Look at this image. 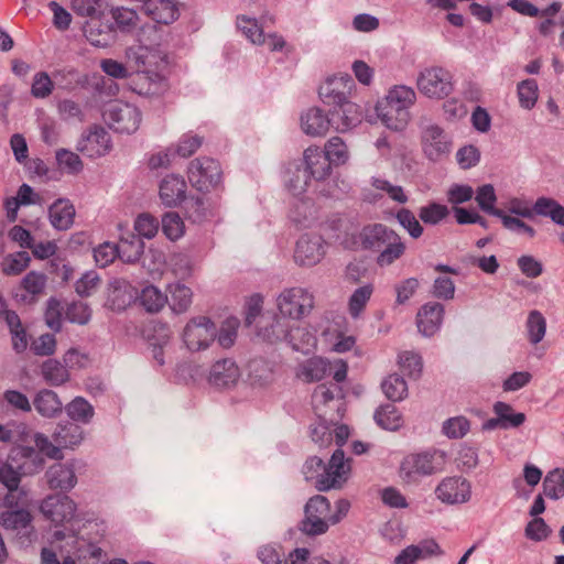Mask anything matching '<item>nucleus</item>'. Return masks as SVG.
I'll use <instances>...</instances> for the list:
<instances>
[{
	"mask_svg": "<svg viewBox=\"0 0 564 564\" xmlns=\"http://www.w3.org/2000/svg\"><path fill=\"white\" fill-rule=\"evenodd\" d=\"M110 14L121 32H131L138 25L139 15L133 9L116 7L110 10Z\"/></svg>",
	"mask_w": 564,
	"mask_h": 564,
	"instance_id": "obj_48",
	"label": "nucleus"
},
{
	"mask_svg": "<svg viewBox=\"0 0 564 564\" xmlns=\"http://www.w3.org/2000/svg\"><path fill=\"white\" fill-rule=\"evenodd\" d=\"M54 82L65 90H74L88 84V76L74 67H65L53 73Z\"/></svg>",
	"mask_w": 564,
	"mask_h": 564,
	"instance_id": "obj_40",
	"label": "nucleus"
},
{
	"mask_svg": "<svg viewBox=\"0 0 564 564\" xmlns=\"http://www.w3.org/2000/svg\"><path fill=\"white\" fill-rule=\"evenodd\" d=\"M495 417L482 423V431L510 430L521 426L525 422V414L516 412L509 403L497 401L492 405Z\"/></svg>",
	"mask_w": 564,
	"mask_h": 564,
	"instance_id": "obj_17",
	"label": "nucleus"
},
{
	"mask_svg": "<svg viewBox=\"0 0 564 564\" xmlns=\"http://www.w3.org/2000/svg\"><path fill=\"white\" fill-rule=\"evenodd\" d=\"M65 316L70 323L86 325L91 318V310L82 301L73 302L67 305Z\"/></svg>",
	"mask_w": 564,
	"mask_h": 564,
	"instance_id": "obj_62",
	"label": "nucleus"
},
{
	"mask_svg": "<svg viewBox=\"0 0 564 564\" xmlns=\"http://www.w3.org/2000/svg\"><path fill=\"white\" fill-rule=\"evenodd\" d=\"M111 148L109 133L105 128L94 126L89 133L78 142L77 150L88 156H101Z\"/></svg>",
	"mask_w": 564,
	"mask_h": 564,
	"instance_id": "obj_24",
	"label": "nucleus"
},
{
	"mask_svg": "<svg viewBox=\"0 0 564 564\" xmlns=\"http://www.w3.org/2000/svg\"><path fill=\"white\" fill-rule=\"evenodd\" d=\"M138 301L147 312L158 313L167 303V295L158 286L149 284L141 290Z\"/></svg>",
	"mask_w": 564,
	"mask_h": 564,
	"instance_id": "obj_39",
	"label": "nucleus"
},
{
	"mask_svg": "<svg viewBox=\"0 0 564 564\" xmlns=\"http://www.w3.org/2000/svg\"><path fill=\"white\" fill-rule=\"evenodd\" d=\"M438 470L435 454L423 452L410 454L400 466V477L408 484L416 482L421 477L433 475Z\"/></svg>",
	"mask_w": 564,
	"mask_h": 564,
	"instance_id": "obj_12",
	"label": "nucleus"
},
{
	"mask_svg": "<svg viewBox=\"0 0 564 564\" xmlns=\"http://www.w3.org/2000/svg\"><path fill=\"white\" fill-rule=\"evenodd\" d=\"M302 473L306 480L316 479L318 491L340 489L350 474L349 459L345 458L343 449L337 448L327 465L317 456H311L303 465Z\"/></svg>",
	"mask_w": 564,
	"mask_h": 564,
	"instance_id": "obj_1",
	"label": "nucleus"
},
{
	"mask_svg": "<svg viewBox=\"0 0 564 564\" xmlns=\"http://www.w3.org/2000/svg\"><path fill=\"white\" fill-rule=\"evenodd\" d=\"M43 516L55 524L70 521L76 511L75 502L66 495H50L40 505Z\"/></svg>",
	"mask_w": 564,
	"mask_h": 564,
	"instance_id": "obj_16",
	"label": "nucleus"
},
{
	"mask_svg": "<svg viewBox=\"0 0 564 564\" xmlns=\"http://www.w3.org/2000/svg\"><path fill=\"white\" fill-rule=\"evenodd\" d=\"M67 415L73 420L72 422L88 423L94 416V408L84 398L77 397L69 402L66 408Z\"/></svg>",
	"mask_w": 564,
	"mask_h": 564,
	"instance_id": "obj_47",
	"label": "nucleus"
},
{
	"mask_svg": "<svg viewBox=\"0 0 564 564\" xmlns=\"http://www.w3.org/2000/svg\"><path fill=\"white\" fill-rule=\"evenodd\" d=\"M237 26L253 44H264L265 36L263 30L258 25L256 19H250L245 15L237 19Z\"/></svg>",
	"mask_w": 564,
	"mask_h": 564,
	"instance_id": "obj_60",
	"label": "nucleus"
},
{
	"mask_svg": "<svg viewBox=\"0 0 564 564\" xmlns=\"http://www.w3.org/2000/svg\"><path fill=\"white\" fill-rule=\"evenodd\" d=\"M308 555L307 549L297 547L285 557L280 546L270 544L261 546L258 551V558L262 564H303Z\"/></svg>",
	"mask_w": 564,
	"mask_h": 564,
	"instance_id": "obj_21",
	"label": "nucleus"
},
{
	"mask_svg": "<svg viewBox=\"0 0 564 564\" xmlns=\"http://www.w3.org/2000/svg\"><path fill=\"white\" fill-rule=\"evenodd\" d=\"M104 119L113 131L130 134L138 130L141 112L131 104L116 101L105 110Z\"/></svg>",
	"mask_w": 564,
	"mask_h": 564,
	"instance_id": "obj_10",
	"label": "nucleus"
},
{
	"mask_svg": "<svg viewBox=\"0 0 564 564\" xmlns=\"http://www.w3.org/2000/svg\"><path fill=\"white\" fill-rule=\"evenodd\" d=\"M31 258L26 251H19L15 253L8 254L4 257L1 268L6 275L20 274L24 269L28 268Z\"/></svg>",
	"mask_w": 564,
	"mask_h": 564,
	"instance_id": "obj_51",
	"label": "nucleus"
},
{
	"mask_svg": "<svg viewBox=\"0 0 564 564\" xmlns=\"http://www.w3.org/2000/svg\"><path fill=\"white\" fill-rule=\"evenodd\" d=\"M405 251V245L403 243L401 237H397V241L390 240L382 250L379 252L377 257V263L380 267L390 265L395 260L400 259Z\"/></svg>",
	"mask_w": 564,
	"mask_h": 564,
	"instance_id": "obj_55",
	"label": "nucleus"
},
{
	"mask_svg": "<svg viewBox=\"0 0 564 564\" xmlns=\"http://www.w3.org/2000/svg\"><path fill=\"white\" fill-rule=\"evenodd\" d=\"M323 152L334 165L345 164L349 158L347 145L339 137L330 138Z\"/></svg>",
	"mask_w": 564,
	"mask_h": 564,
	"instance_id": "obj_54",
	"label": "nucleus"
},
{
	"mask_svg": "<svg viewBox=\"0 0 564 564\" xmlns=\"http://www.w3.org/2000/svg\"><path fill=\"white\" fill-rule=\"evenodd\" d=\"M41 375L44 381L54 387L62 386L69 380L66 365L57 359L48 358L41 365Z\"/></svg>",
	"mask_w": 564,
	"mask_h": 564,
	"instance_id": "obj_36",
	"label": "nucleus"
},
{
	"mask_svg": "<svg viewBox=\"0 0 564 564\" xmlns=\"http://www.w3.org/2000/svg\"><path fill=\"white\" fill-rule=\"evenodd\" d=\"M186 182L176 174L166 175L160 183L159 195L163 205L175 207L186 199Z\"/></svg>",
	"mask_w": 564,
	"mask_h": 564,
	"instance_id": "obj_23",
	"label": "nucleus"
},
{
	"mask_svg": "<svg viewBox=\"0 0 564 564\" xmlns=\"http://www.w3.org/2000/svg\"><path fill=\"white\" fill-rule=\"evenodd\" d=\"M381 389L384 395L392 402L402 401L408 395V383L398 373L389 375L381 382Z\"/></svg>",
	"mask_w": 564,
	"mask_h": 564,
	"instance_id": "obj_43",
	"label": "nucleus"
},
{
	"mask_svg": "<svg viewBox=\"0 0 564 564\" xmlns=\"http://www.w3.org/2000/svg\"><path fill=\"white\" fill-rule=\"evenodd\" d=\"M142 11L160 24L173 23L178 18V9L172 0H148Z\"/></svg>",
	"mask_w": 564,
	"mask_h": 564,
	"instance_id": "obj_29",
	"label": "nucleus"
},
{
	"mask_svg": "<svg viewBox=\"0 0 564 564\" xmlns=\"http://www.w3.org/2000/svg\"><path fill=\"white\" fill-rule=\"evenodd\" d=\"M240 376L237 364L230 358H224L213 364L207 380L216 389H229L237 384Z\"/></svg>",
	"mask_w": 564,
	"mask_h": 564,
	"instance_id": "obj_18",
	"label": "nucleus"
},
{
	"mask_svg": "<svg viewBox=\"0 0 564 564\" xmlns=\"http://www.w3.org/2000/svg\"><path fill=\"white\" fill-rule=\"evenodd\" d=\"M539 87L535 79H524L518 84V98L520 106L532 109L538 100Z\"/></svg>",
	"mask_w": 564,
	"mask_h": 564,
	"instance_id": "obj_52",
	"label": "nucleus"
},
{
	"mask_svg": "<svg viewBox=\"0 0 564 564\" xmlns=\"http://www.w3.org/2000/svg\"><path fill=\"white\" fill-rule=\"evenodd\" d=\"M527 332L532 345L539 344L545 336L546 321L541 312L531 311L527 319Z\"/></svg>",
	"mask_w": 564,
	"mask_h": 564,
	"instance_id": "obj_49",
	"label": "nucleus"
},
{
	"mask_svg": "<svg viewBox=\"0 0 564 564\" xmlns=\"http://www.w3.org/2000/svg\"><path fill=\"white\" fill-rule=\"evenodd\" d=\"M35 410L45 417H53L62 412V402L56 392L43 389L37 392L33 401Z\"/></svg>",
	"mask_w": 564,
	"mask_h": 564,
	"instance_id": "obj_38",
	"label": "nucleus"
},
{
	"mask_svg": "<svg viewBox=\"0 0 564 564\" xmlns=\"http://www.w3.org/2000/svg\"><path fill=\"white\" fill-rule=\"evenodd\" d=\"M7 510L1 513L0 524L21 546L30 545L36 539L33 517L28 509L18 508L13 495L4 498Z\"/></svg>",
	"mask_w": 564,
	"mask_h": 564,
	"instance_id": "obj_4",
	"label": "nucleus"
},
{
	"mask_svg": "<svg viewBox=\"0 0 564 564\" xmlns=\"http://www.w3.org/2000/svg\"><path fill=\"white\" fill-rule=\"evenodd\" d=\"M75 215V207L67 198H58L48 207L50 223L59 231L68 230L73 226Z\"/></svg>",
	"mask_w": 564,
	"mask_h": 564,
	"instance_id": "obj_27",
	"label": "nucleus"
},
{
	"mask_svg": "<svg viewBox=\"0 0 564 564\" xmlns=\"http://www.w3.org/2000/svg\"><path fill=\"white\" fill-rule=\"evenodd\" d=\"M304 169L316 181H323L329 176L333 163L327 155L317 147H310L304 151Z\"/></svg>",
	"mask_w": 564,
	"mask_h": 564,
	"instance_id": "obj_25",
	"label": "nucleus"
},
{
	"mask_svg": "<svg viewBox=\"0 0 564 564\" xmlns=\"http://www.w3.org/2000/svg\"><path fill=\"white\" fill-rule=\"evenodd\" d=\"M475 200L484 213L498 218L503 216V210L495 206L497 202V195L491 184L479 186L476 192Z\"/></svg>",
	"mask_w": 564,
	"mask_h": 564,
	"instance_id": "obj_42",
	"label": "nucleus"
},
{
	"mask_svg": "<svg viewBox=\"0 0 564 564\" xmlns=\"http://www.w3.org/2000/svg\"><path fill=\"white\" fill-rule=\"evenodd\" d=\"M448 213L445 205L433 202L420 208L419 217L426 225H437L447 217Z\"/></svg>",
	"mask_w": 564,
	"mask_h": 564,
	"instance_id": "obj_59",
	"label": "nucleus"
},
{
	"mask_svg": "<svg viewBox=\"0 0 564 564\" xmlns=\"http://www.w3.org/2000/svg\"><path fill=\"white\" fill-rule=\"evenodd\" d=\"M185 216L194 224H202L214 217L215 206L206 196H191L185 200Z\"/></svg>",
	"mask_w": 564,
	"mask_h": 564,
	"instance_id": "obj_31",
	"label": "nucleus"
},
{
	"mask_svg": "<svg viewBox=\"0 0 564 564\" xmlns=\"http://www.w3.org/2000/svg\"><path fill=\"white\" fill-rule=\"evenodd\" d=\"M332 111L333 127L337 131H346L361 122L360 107L349 100L337 106Z\"/></svg>",
	"mask_w": 564,
	"mask_h": 564,
	"instance_id": "obj_30",
	"label": "nucleus"
},
{
	"mask_svg": "<svg viewBox=\"0 0 564 564\" xmlns=\"http://www.w3.org/2000/svg\"><path fill=\"white\" fill-rule=\"evenodd\" d=\"M415 100L416 94L413 88L395 85L383 100L378 101L376 112L387 128L401 131L409 122V108Z\"/></svg>",
	"mask_w": 564,
	"mask_h": 564,
	"instance_id": "obj_3",
	"label": "nucleus"
},
{
	"mask_svg": "<svg viewBox=\"0 0 564 564\" xmlns=\"http://www.w3.org/2000/svg\"><path fill=\"white\" fill-rule=\"evenodd\" d=\"M421 142L424 154L431 161H438L451 152L452 140L444 129L430 123L422 130Z\"/></svg>",
	"mask_w": 564,
	"mask_h": 564,
	"instance_id": "obj_13",
	"label": "nucleus"
},
{
	"mask_svg": "<svg viewBox=\"0 0 564 564\" xmlns=\"http://www.w3.org/2000/svg\"><path fill=\"white\" fill-rule=\"evenodd\" d=\"M184 221L176 212H167L162 216V231L172 241L184 235Z\"/></svg>",
	"mask_w": 564,
	"mask_h": 564,
	"instance_id": "obj_53",
	"label": "nucleus"
},
{
	"mask_svg": "<svg viewBox=\"0 0 564 564\" xmlns=\"http://www.w3.org/2000/svg\"><path fill=\"white\" fill-rule=\"evenodd\" d=\"M54 78L52 79L46 72H39L34 75L31 95L39 99L48 97L54 89Z\"/></svg>",
	"mask_w": 564,
	"mask_h": 564,
	"instance_id": "obj_63",
	"label": "nucleus"
},
{
	"mask_svg": "<svg viewBox=\"0 0 564 564\" xmlns=\"http://www.w3.org/2000/svg\"><path fill=\"white\" fill-rule=\"evenodd\" d=\"M221 175L219 162L212 158H197L188 166V180L192 186L200 192H207L217 186Z\"/></svg>",
	"mask_w": 564,
	"mask_h": 564,
	"instance_id": "obj_11",
	"label": "nucleus"
},
{
	"mask_svg": "<svg viewBox=\"0 0 564 564\" xmlns=\"http://www.w3.org/2000/svg\"><path fill=\"white\" fill-rule=\"evenodd\" d=\"M399 365L401 369L411 378H419L422 372L423 362L419 354L403 351L399 355Z\"/></svg>",
	"mask_w": 564,
	"mask_h": 564,
	"instance_id": "obj_64",
	"label": "nucleus"
},
{
	"mask_svg": "<svg viewBox=\"0 0 564 564\" xmlns=\"http://www.w3.org/2000/svg\"><path fill=\"white\" fill-rule=\"evenodd\" d=\"M543 494L553 500L564 497V469L554 468L543 479Z\"/></svg>",
	"mask_w": 564,
	"mask_h": 564,
	"instance_id": "obj_44",
	"label": "nucleus"
},
{
	"mask_svg": "<svg viewBox=\"0 0 564 564\" xmlns=\"http://www.w3.org/2000/svg\"><path fill=\"white\" fill-rule=\"evenodd\" d=\"M47 276L43 272L30 271L21 281V288L32 295V299L42 294L46 288Z\"/></svg>",
	"mask_w": 564,
	"mask_h": 564,
	"instance_id": "obj_58",
	"label": "nucleus"
},
{
	"mask_svg": "<svg viewBox=\"0 0 564 564\" xmlns=\"http://www.w3.org/2000/svg\"><path fill=\"white\" fill-rule=\"evenodd\" d=\"M34 443L37 448L36 453H39L42 457L45 455L51 459H63L62 447L52 442L46 435L43 433H35Z\"/></svg>",
	"mask_w": 564,
	"mask_h": 564,
	"instance_id": "obj_61",
	"label": "nucleus"
},
{
	"mask_svg": "<svg viewBox=\"0 0 564 564\" xmlns=\"http://www.w3.org/2000/svg\"><path fill=\"white\" fill-rule=\"evenodd\" d=\"M170 301L167 303L171 310L176 314H183L188 311L193 303V292L187 285L175 282L167 285Z\"/></svg>",
	"mask_w": 564,
	"mask_h": 564,
	"instance_id": "obj_33",
	"label": "nucleus"
},
{
	"mask_svg": "<svg viewBox=\"0 0 564 564\" xmlns=\"http://www.w3.org/2000/svg\"><path fill=\"white\" fill-rule=\"evenodd\" d=\"M435 495L446 505L464 503L470 499L471 486L460 476L446 477L435 488Z\"/></svg>",
	"mask_w": 564,
	"mask_h": 564,
	"instance_id": "obj_14",
	"label": "nucleus"
},
{
	"mask_svg": "<svg viewBox=\"0 0 564 564\" xmlns=\"http://www.w3.org/2000/svg\"><path fill=\"white\" fill-rule=\"evenodd\" d=\"M416 86L421 94L435 99L449 96L454 89L451 73L437 66L422 70L417 76Z\"/></svg>",
	"mask_w": 564,
	"mask_h": 564,
	"instance_id": "obj_9",
	"label": "nucleus"
},
{
	"mask_svg": "<svg viewBox=\"0 0 564 564\" xmlns=\"http://www.w3.org/2000/svg\"><path fill=\"white\" fill-rule=\"evenodd\" d=\"M45 479L50 489L67 492L77 484L75 465L73 462L55 463L45 471Z\"/></svg>",
	"mask_w": 564,
	"mask_h": 564,
	"instance_id": "obj_19",
	"label": "nucleus"
},
{
	"mask_svg": "<svg viewBox=\"0 0 564 564\" xmlns=\"http://www.w3.org/2000/svg\"><path fill=\"white\" fill-rule=\"evenodd\" d=\"M182 337L191 351L204 350L217 337V327L209 317L196 316L185 325Z\"/></svg>",
	"mask_w": 564,
	"mask_h": 564,
	"instance_id": "obj_8",
	"label": "nucleus"
},
{
	"mask_svg": "<svg viewBox=\"0 0 564 564\" xmlns=\"http://www.w3.org/2000/svg\"><path fill=\"white\" fill-rule=\"evenodd\" d=\"M444 316V306L437 302L424 304L416 314L419 332L426 337L433 336L441 327Z\"/></svg>",
	"mask_w": 564,
	"mask_h": 564,
	"instance_id": "obj_22",
	"label": "nucleus"
},
{
	"mask_svg": "<svg viewBox=\"0 0 564 564\" xmlns=\"http://www.w3.org/2000/svg\"><path fill=\"white\" fill-rule=\"evenodd\" d=\"M470 430V422L463 415L449 417L443 422L442 432L448 438H463Z\"/></svg>",
	"mask_w": 564,
	"mask_h": 564,
	"instance_id": "obj_50",
	"label": "nucleus"
},
{
	"mask_svg": "<svg viewBox=\"0 0 564 564\" xmlns=\"http://www.w3.org/2000/svg\"><path fill=\"white\" fill-rule=\"evenodd\" d=\"M325 241L321 236H303L296 242L295 261L301 265H314L325 256Z\"/></svg>",
	"mask_w": 564,
	"mask_h": 564,
	"instance_id": "obj_20",
	"label": "nucleus"
},
{
	"mask_svg": "<svg viewBox=\"0 0 564 564\" xmlns=\"http://www.w3.org/2000/svg\"><path fill=\"white\" fill-rule=\"evenodd\" d=\"M288 174L289 177L286 181V186L289 191L295 196L303 194L308 186L310 180L312 178L307 169L295 164L293 169L290 167L288 170Z\"/></svg>",
	"mask_w": 564,
	"mask_h": 564,
	"instance_id": "obj_46",
	"label": "nucleus"
},
{
	"mask_svg": "<svg viewBox=\"0 0 564 564\" xmlns=\"http://www.w3.org/2000/svg\"><path fill=\"white\" fill-rule=\"evenodd\" d=\"M329 500L316 495L308 499L304 507V519L300 522V530L310 536L321 535L328 530Z\"/></svg>",
	"mask_w": 564,
	"mask_h": 564,
	"instance_id": "obj_5",
	"label": "nucleus"
},
{
	"mask_svg": "<svg viewBox=\"0 0 564 564\" xmlns=\"http://www.w3.org/2000/svg\"><path fill=\"white\" fill-rule=\"evenodd\" d=\"M373 288L371 284H366L354 291L348 302L349 313L352 317L356 318L360 315L366 304L370 300Z\"/></svg>",
	"mask_w": 564,
	"mask_h": 564,
	"instance_id": "obj_56",
	"label": "nucleus"
},
{
	"mask_svg": "<svg viewBox=\"0 0 564 564\" xmlns=\"http://www.w3.org/2000/svg\"><path fill=\"white\" fill-rule=\"evenodd\" d=\"M332 369V362L326 359L315 357L306 361L303 366L301 376L306 382H317L330 375Z\"/></svg>",
	"mask_w": 564,
	"mask_h": 564,
	"instance_id": "obj_41",
	"label": "nucleus"
},
{
	"mask_svg": "<svg viewBox=\"0 0 564 564\" xmlns=\"http://www.w3.org/2000/svg\"><path fill=\"white\" fill-rule=\"evenodd\" d=\"M29 434L25 424H0V442L15 445L25 442V436Z\"/></svg>",
	"mask_w": 564,
	"mask_h": 564,
	"instance_id": "obj_57",
	"label": "nucleus"
},
{
	"mask_svg": "<svg viewBox=\"0 0 564 564\" xmlns=\"http://www.w3.org/2000/svg\"><path fill=\"white\" fill-rule=\"evenodd\" d=\"M281 315L301 319L314 308V296L306 289L294 286L283 290L276 299Z\"/></svg>",
	"mask_w": 564,
	"mask_h": 564,
	"instance_id": "obj_6",
	"label": "nucleus"
},
{
	"mask_svg": "<svg viewBox=\"0 0 564 564\" xmlns=\"http://www.w3.org/2000/svg\"><path fill=\"white\" fill-rule=\"evenodd\" d=\"M375 421L379 426L384 430L395 431L402 424V417L398 411V409L393 404H384L381 405L375 412Z\"/></svg>",
	"mask_w": 564,
	"mask_h": 564,
	"instance_id": "obj_45",
	"label": "nucleus"
},
{
	"mask_svg": "<svg viewBox=\"0 0 564 564\" xmlns=\"http://www.w3.org/2000/svg\"><path fill=\"white\" fill-rule=\"evenodd\" d=\"M509 212L523 218H533L534 215L549 217L554 224L564 227V206L556 199L541 196L532 208L523 204L519 198L510 200Z\"/></svg>",
	"mask_w": 564,
	"mask_h": 564,
	"instance_id": "obj_7",
	"label": "nucleus"
},
{
	"mask_svg": "<svg viewBox=\"0 0 564 564\" xmlns=\"http://www.w3.org/2000/svg\"><path fill=\"white\" fill-rule=\"evenodd\" d=\"M45 459L32 446H12L7 462L0 466V482L12 495L19 488L22 476H32L44 468Z\"/></svg>",
	"mask_w": 564,
	"mask_h": 564,
	"instance_id": "obj_2",
	"label": "nucleus"
},
{
	"mask_svg": "<svg viewBox=\"0 0 564 564\" xmlns=\"http://www.w3.org/2000/svg\"><path fill=\"white\" fill-rule=\"evenodd\" d=\"M83 430L75 422L59 423L54 433L53 441L58 444L62 448H72L82 443Z\"/></svg>",
	"mask_w": 564,
	"mask_h": 564,
	"instance_id": "obj_34",
	"label": "nucleus"
},
{
	"mask_svg": "<svg viewBox=\"0 0 564 564\" xmlns=\"http://www.w3.org/2000/svg\"><path fill=\"white\" fill-rule=\"evenodd\" d=\"M354 86V79L348 74L333 76L321 85L318 95L324 104L336 107L348 100Z\"/></svg>",
	"mask_w": 564,
	"mask_h": 564,
	"instance_id": "obj_15",
	"label": "nucleus"
},
{
	"mask_svg": "<svg viewBox=\"0 0 564 564\" xmlns=\"http://www.w3.org/2000/svg\"><path fill=\"white\" fill-rule=\"evenodd\" d=\"M330 126L333 127V119L317 107L310 108L301 117L302 130L311 137H322L326 134Z\"/></svg>",
	"mask_w": 564,
	"mask_h": 564,
	"instance_id": "obj_28",
	"label": "nucleus"
},
{
	"mask_svg": "<svg viewBox=\"0 0 564 564\" xmlns=\"http://www.w3.org/2000/svg\"><path fill=\"white\" fill-rule=\"evenodd\" d=\"M291 324V321L286 316L274 315L269 322L259 326L258 336L271 344L284 341L288 337Z\"/></svg>",
	"mask_w": 564,
	"mask_h": 564,
	"instance_id": "obj_32",
	"label": "nucleus"
},
{
	"mask_svg": "<svg viewBox=\"0 0 564 564\" xmlns=\"http://www.w3.org/2000/svg\"><path fill=\"white\" fill-rule=\"evenodd\" d=\"M293 350L308 354L316 344L315 335L307 328L291 324L288 337L284 340Z\"/></svg>",
	"mask_w": 564,
	"mask_h": 564,
	"instance_id": "obj_35",
	"label": "nucleus"
},
{
	"mask_svg": "<svg viewBox=\"0 0 564 564\" xmlns=\"http://www.w3.org/2000/svg\"><path fill=\"white\" fill-rule=\"evenodd\" d=\"M117 247L119 251V258L123 262L135 263L143 254L144 242L139 236L134 234H128L127 237H121Z\"/></svg>",
	"mask_w": 564,
	"mask_h": 564,
	"instance_id": "obj_37",
	"label": "nucleus"
},
{
	"mask_svg": "<svg viewBox=\"0 0 564 564\" xmlns=\"http://www.w3.org/2000/svg\"><path fill=\"white\" fill-rule=\"evenodd\" d=\"M361 237L362 245L366 249L380 252L390 240L397 241L399 235L386 225L375 224L365 227Z\"/></svg>",
	"mask_w": 564,
	"mask_h": 564,
	"instance_id": "obj_26",
	"label": "nucleus"
}]
</instances>
